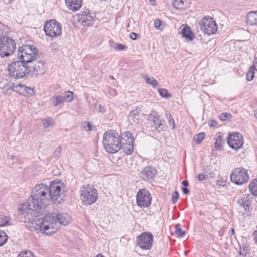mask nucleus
<instances>
[{"instance_id": "f257e3e1", "label": "nucleus", "mask_w": 257, "mask_h": 257, "mask_svg": "<svg viewBox=\"0 0 257 257\" xmlns=\"http://www.w3.org/2000/svg\"><path fill=\"white\" fill-rule=\"evenodd\" d=\"M49 196L48 187L46 185L43 183L36 185L28 201L29 208L41 213L40 210L45 208L49 202Z\"/></svg>"}, {"instance_id": "f03ea898", "label": "nucleus", "mask_w": 257, "mask_h": 257, "mask_svg": "<svg viewBox=\"0 0 257 257\" xmlns=\"http://www.w3.org/2000/svg\"><path fill=\"white\" fill-rule=\"evenodd\" d=\"M53 214H49L45 217L36 216L30 220L33 228L46 235H51L56 232L58 229V224Z\"/></svg>"}, {"instance_id": "7ed1b4c3", "label": "nucleus", "mask_w": 257, "mask_h": 257, "mask_svg": "<svg viewBox=\"0 0 257 257\" xmlns=\"http://www.w3.org/2000/svg\"><path fill=\"white\" fill-rule=\"evenodd\" d=\"M103 145L107 153L110 154L117 153L121 149L119 135L112 130L106 131L103 136Z\"/></svg>"}, {"instance_id": "20e7f679", "label": "nucleus", "mask_w": 257, "mask_h": 257, "mask_svg": "<svg viewBox=\"0 0 257 257\" xmlns=\"http://www.w3.org/2000/svg\"><path fill=\"white\" fill-rule=\"evenodd\" d=\"M38 49L33 45H24L19 48L18 58L27 65L37 59Z\"/></svg>"}, {"instance_id": "39448f33", "label": "nucleus", "mask_w": 257, "mask_h": 257, "mask_svg": "<svg viewBox=\"0 0 257 257\" xmlns=\"http://www.w3.org/2000/svg\"><path fill=\"white\" fill-rule=\"evenodd\" d=\"M62 184L59 181L50 183L48 187L49 201L51 200L55 204H60L63 201L64 190Z\"/></svg>"}, {"instance_id": "423d86ee", "label": "nucleus", "mask_w": 257, "mask_h": 257, "mask_svg": "<svg viewBox=\"0 0 257 257\" xmlns=\"http://www.w3.org/2000/svg\"><path fill=\"white\" fill-rule=\"evenodd\" d=\"M80 197L82 201L85 205H91L97 200V190L89 185L82 186L80 189Z\"/></svg>"}, {"instance_id": "0eeeda50", "label": "nucleus", "mask_w": 257, "mask_h": 257, "mask_svg": "<svg viewBox=\"0 0 257 257\" xmlns=\"http://www.w3.org/2000/svg\"><path fill=\"white\" fill-rule=\"evenodd\" d=\"M28 65L21 60L12 62L9 66L10 75L15 78L20 79L29 73Z\"/></svg>"}, {"instance_id": "6e6552de", "label": "nucleus", "mask_w": 257, "mask_h": 257, "mask_svg": "<svg viewBox=\"0 0 257 257\" xmlns=\"http://www.w3.org/2000/svg\"><path fill=\"white\" fill-rule=\"evenodd\" d=\"M16 49V43L7 36H0V56L4 58L12 55Z\"/></svg>"}, {"instance_id": "1a4fd4ad", "label": "nucleus", "mask_w": 257, "mask_h": 257, "mask_svg": "<svg viewBox=\"0 0 257 257\" xmlns=\"http://www.w3.org/2000/svg\"><path fill=\"white\" fill-rule=\"evenodd\" d=\"M248 179V174L244 168H235L230 174L231 181L238 185L246 183Z\"/></svg>"}, {"instance_id": "9d476101", "label": "nucleus", "mask_w": 257, "mask_h": 257, "mask_svg": "<svg viewBox=\"0 0 257 257\" xmlns=\"http://www.w3.org/2000/svg\"><path fill=\"white\" fill-rule=\"evenodd\" d=\"M44 30L46 34L49 37H58L61 35V25L55 20H50L45 23Z\"/></svg>"}, {"instance_id": "9b49d317", "label": "nucleus", "mask_w": 257, "mask_h": 257, "mask_svg": "<svg viewBox=\"0 0 257 257\" xmlns=\"http://www.w3.org/2000/svg\"><path fill=\"white\" fill-rule=\"evenodd\" d=\"M152 197L149 191L143 188L140 189L136 196L137 205L141 208L149 207L151 204Z\"/></svg>"}, {"instance_id": "f8f14e48", "label": "nucleus", "mask_w": 257, "mask_h": 257, "mask_svg": "<svg viewBox=\"0 0 257 257\" xmlns=\"http://www.w3.org/2000/svg\"><path fill=\"white\" fill-rule=\"evenodd\" d=\"M199 25L200 29L208 35L214 34L217 30L215 22L210 18L204 17Z\"/></svg>"}, {"instance_id": "ddd939ff", "label": "nucleus", "mask_w": 257, "mask_h": 257, "mask_svg": "<svg viewBox=\"0 0 257 257\" xmlns=\"http://www.w3.org/2000/svg\"><path fill=\"white\" fill-rule=\"evenodd\" d=\"M153 236L151 233L143 232L137 238V244L143 249H149L152 246Z\"/></svg>"}, {"instance_id": "4468645a", "label": "nucleus", "mask_w": 257, "mask_h": 257, "mask_svg": "<svg viewBox=\"0 0 257 257\" xmlns=\"http://www.w3.org/2000/svg\"><path fill=\"white\" fill-rule=\"evenodd\" d=\"M227 142L230 148L234 150H237L242 146L243 139L241 134L237 133H232L228 135Z\"/></svg>"}, {"instance_id": "2eb2a0df", "label": "nucleus", "mask_w": 257, "mask_h": 257, "mask_svg": "<svg viewBox=\"0 0 257 257\" xmlns=\"http://www.w3.org/2000/svg\"><path fill=\"white\" fill-rule=\"evenodd\" d=\"M29 73H33L36 75H42L46 72L45 63L42 61H33L28 65Z\"/></svg>"}, {"instance_id": "dca6fc26", "label": "nucleus", "mask_w": 257, "mask_h": 257, "mask_svg": "<svg viewBox=\"0 0 257 257\" xmlns=\"http://www.w3.org/2000/svg\"><path fill=\"white\" fill-rule=\"evenodd\" d=\"M93 18L88 9L78 14V21L83 26L92 25L93 24Z\"/></svg>"}, {"instance_id": "f3484780", "label": "nucleus", "mask_w": 257, "mask_h": 257, "mask_svg": "<svg viewBox=\"0 0 257 257\" xmlns=\"http://www.w3.org/2000/svg\"><path fill=\"white\" fill-rule=\"evenodd\" d=\"M148 119L152 121V126L155 130L160 128L162 130H164L165 122L163 120L160 118L159 116L156 112L149 115Z\"/></svg>"}, {"instance_id": "a211bd4d", "label": "nucleus", "mask_w": 257, "mask_h": 257, "mask_svg": "<svg viewBox=\"0 0 257 257\" xmlns=\"http://www.w3.org/2000/svg\"><path fill=\"white\" fill-rule=\"evenodd\" d=\"M157 174V170L151 167H147L144 168L140 172V177L144 180H149L153 179Z\"/></svg>"}, {"instance_id": "6ab92c4d", "label": "nucleus", "mask_w": 257, "mask_h": 257, "mask_svg": "<svg viewBox=\"0 0 257 257\" xmlns=\"http://www.w3.org/2000/svg\"><path fill=\"white\" fill-rule=\"evenodd\" d=\"M143 114L137 110H134L130 112L128 115V119L131 123H139L142 121Z\"/></svg>"}, {"instance_id": "aec40b11", "label": "nucleus", "mask_w": 257, "mask_h": 257, "mask_svg": "<svg viewBox=\"0 0 257 257\" xmlns=\"http://www.w3.org/2000/svg\"><path fill=\"white\" fill-rule=\"evenodd\" d=\"M66 6L67 8L73 12L79 10L82 5V0H65Z\"/></svg>"}, {"instance_id": "412c9836", "label": "nucleus", "mask_w": 257, "mask_h": 257, "mask_svg": "<svg viewBox=\"0 0 257 257\" xmlns=\"http://www.w3.org/2000/svg\"><path fill=\"white\" fill-rule=\"evenodd\" d=\"M55 220L58 224H59L65 226L69 224L70 222V217L69 215L65 213H54Z\"/></svg>"}, {"instance_id": "4be33fe9", "label": "nucleus", "mask_w": 257, "mask_h": 257, "mask_svg": "<svg viewBox=\"0 0 257 257\" xmlns=\"http://www.w3.org/2000/svg\"><path fill=\"white\" fill-rule=\"evenodd\" d=\"M246 23L250 25H257V11L249 12L245 18Z\"/></svg>"}, {"instance_id": "5701e85b", "label": "nucleus", "mask_w": 257, "mask_h": 257, "mask_svg": "<svg viewBox=\"0 0 257 257\" xmlns=\"http://www.w3.org/2000/svg\"><path fill=\"white\" fill-rule=\"evenodd\" d=\"M120 143L121 147H122V143H131L134 142V139L132 133L128 131H125L121 134Z\"/></svg>"}, {"instance_id": "b1692460", "label": "nucleus", "mask_w": 257, "mask_h": 257, "mask_svg": "<svg viewBox=\"0 0 257 257\" xmlns=\"http://www.w3.org/2000/svg\"><path fill=\"white\" fill-rule=\"evenodd\" d=\"M252 197L249 194H244L242 196L241 204H242V206L244 208L245 210L249 209V206L252 201Z\"/></svg>"}, {"instance_id": "393cba45", "label": "nucleus", "mask_w": 257, "mask_h": 257, "mask_svg": "<svg viewBox=\"0 0 257 257\" xmlns=\"http://www.w3.org/2000/svg\"><path fill=\"white\" fill-rule=\"evenodd\" d=\"M126 155H131L134 151V142L122 143L121 148Z\"/></svg>"}, {"instance_id": "a878e982", "label": "nucleus", "mask_w": 257, "mask_h": 257, "mask_svg": "<svg viewBox=\"0 0 257 257\" xmlns=\"http://www.w3.org/2000/svg\"><path fill=\"white\" fill-rule=\"evenodd\" d=\"M51 102L54 107H56L64 102V98L62 96L55 95L51 98Z\"/></svg>"}, {"instance_id": "bb28decb", "label": "nucleus", "mask_w": 257, "mask_h": 257, "mask_svg": "<svg viewBox=\"0 0 257 257\" xmlns=\"http://www.w3.org/2000/svg\"><path fill=\"white\" fill-rule=\"evenodd\" d=\"M182 34L184 37L188 39L190 41L193 40L194 39L193 35L190 30V28L188 27L183 28Z\"/></svg>"}, {"instance_id": "cd10ccee", "label": "nucleus", "mask_w": 257, "mask_h": 257, "mask_svg": "<svg viewBox=\"0 0 257 257\" xmlns=\"http://www.w3.org/2000/svg\"><path fill=\"white\" fill-rule=\"evenodd\" d=\"M250 192L254 196H257V180H252L249 185Z\"/></svg>"}, {"instance_id": "c85d7f7f", "label": "nucleus", "mask_w": 257, "mask_h": 257, "mask_svg": "<svg viewBox=\"0 0 257 257\" xmlns=\"http://www.w3.org/2000/svg\"><path fill=\"white\" fill-rule=\"evenodd\" d=\"M143 78L146 82L150 84L153 87L158 85V81L153 77H149L148 75H144Z\"/></svg>"}, {"instance_id": "c756f323", "label": "nucleus", "mask_w": 257, "mask_h": 257, "mask_svg": "<svg viewBox=\"0 0 257 257\" xmlns=\"http://www.w3.org/2000/svg\"><path fill=\"white\" fill-rule=\"evenodd\" d=\"M254 70H255V66H251L249 68V69L246 75V78L247 81H250L253 79L254 75Z\"/></svg>"}, {"instance_id": "7c9ffc66", "label": "nucleus", "mask_w": 257, "mask_h": 257, "mask_svg": "<svg viewBox=\"0 0 257 257\" xmlns=\"http://www.w3.org/2000/svg\"><path fill=\"white\" fill-rule=\"evenodd\" d=\"M184 0H174L172 4L176 9L181 10L184 8Z\"/></svg>"}, {"instance_id": "2f4dec72", "label": "nucleus", "mask_w": 257, "mask_h": 257, "mask_svg": "<svg viewBox=\"0 0 257 257\" xmlns=\"http://www.w3.org/2000/svg\"><path fill=\"white\" fill-rule=\"evenodd\" d=\"M10 218L9 217L1 215H0V225L1 226H7L10 225Z\"/></svg>"}, {"instance_id": "473e14b6", "label": "nucleus", "mask_w": 257, "mask_h": 257, "mask_svg": "<svg viewBox=\"0 0 257 257\" xmlns=\"http://www.w3.org/2000/svg\"><path fill=\"white\" fill-rule=\"evenodd\" d=\"M205 134L204 133H201L197 134L194 137L193 140L196 142V144L200 143L204 139Z\"/></svg>"}, {"instance_id": "72a5a7b5", "label": "nucleus", "mask_w": 257, "mask_h": 257, "mask_svg": "<svg viewBox=\"0 0 257 257\" xmlns=\"http://www.w3.org/2000/svg\"><path fill=\"white\" fill-rule=\"evenodd\" d=\"M8 238L6 233L0 230V246H2L7 241Z\"/></svg>"}, {"instance_id": "f704fd0d", "label": "nucleus", "mask_w": 257, "mask_h": 257, "mask_svg": "<svg viewBox=\"0 0 257 257\" xmlns=\"http://www.w3.org/2000/svg\"><path fill=\"white\" fill-rule=\"evenodd\" d=\"M158 91L159 92L160 95L162 97H165V98H170L171 97V94L169 93L168 92L167 90L166 89L160 88L158 90Z\"/></svg>"}, {"instance_id": "c9c22d12", "label": "nucleus", "mask_w": 257, "mask_h": 257, "mask_svg": "<svg viewBox=\"0 0 257 257\" xmlns=\"http://www.w3.org/2000/svg\"><path fill=\"white\" fill-rule=\"evenodd\" d=\"M166 115L168 119V123L170 126H172V128L174 129L175 127V121L173 116L169 113L168 112L166 113Z\"/></svg>"}, {"instance_id": "e433bc0d", "label": "nucleus", "mask_w": 257, "mask_h": 257, "mask_svg": "<svg viewBox=\"0 0 257 257\" xmlns=\"http://www.w3.org/2000/svg\"><path fill=\"white\" fill-rule=\"evenodd\" d=\"M18 257H35L33 253L30 250L21 252Z\"/></svg>"}, {"instance_id": "4c0bfd02", "label": "nucleus", "mask_w": 257, "mask_h": 257, "mask_svg": "<svg viewBox=\"0 0 257 257\" xmlns=\"http://www.w3.org/2000/svg\"><path fill=\"white\" fill-rule=\"evenodd\" d=\"M73 93L71 91H66L65 92V95L63 97L64 98V101L66 100L67 102L71 101L73 99Z\"/></svg>"}, {"instance_id": "58836bf2", "label": "nucleus", "mask_w": 257, "mask_h": 257, "mask_svg": "<svg viewBox=\"0 0 257 257\" xmlns=\"http://www.w3.org/2000/svg\"><path fill=\"white\" fill-rule=\"evenodd\" d=\"M176 230L175 233L177 236L181 237L185 235V232L184 231H182L180 224H177L176 225Z\"/></svg>"}, {"instance_id": "ea45409f", "label": "nucleus", "mask_w": 257, "mask_h": 257, "mask_svg": "<svg viewBox=\"0 0 257 257\" xmlns=\"http://www.w3.org/2000/svg\"><path fill=\"white\" fill-rule=\"evenodd\" d=\"M43 124L44 127L47 128L53 125V119L51 117L44 119L43 120Z\"/></svg>"}, {"instance_id": "a19ab883", "label": "nucleus", "mask_w": 257, "mask_h": 257, "mask_svg": "<svg viewBox=\"0 0 257 257\" xmlns=\"http://www.w3.org/2000/svg\"><path fill=\"white\" fill-rule=\"evenodd\" d=\"M221 142V137L219 136L216 139L215 142L214 143V147L216 149L219 150L221 148L222 145Z\"/></svg>"}, {"instance_id": "79ce46f5", "label": "nucleus", "mask_w": 257, "mask_h": 257, "mask_svg": "<svg viewBox=\"0 0 257 257\" xmlns=\"http://www.w3.org/2000/svg\"><path fill=\"white\" fill-rule=\"evenodd\" d=\"M231 117V114L227 113H222L220 114L219 118L221 120H225L229 119Z\"/></svg>"}, {"instance_id": "37998d69", "label": "nucleus", "mask_w": 257, "mask_h": 257, "mask_svg": "<svg viewBox=\"0 0 257 257\" xmlns=\"http://www.w3.org/2000/svg\"><path fill=\"white\" fill-rule=\"evenodd\" d=\"M179 193L177 191H175L172 194L173 204H175L179 198Z\"/></svg>"}, {"instance_id": "c03bdc74", "label": "nucleus", "mask_w": 257, "mask_h": 257, "mask_svg": "<svg viewBox=\"0 0 257 257\" xmlns=\"http://www.w3.org/2000/svg\"><path fill=\"white\" fill-rule=\"evenodd\" d=\"M248 247L246 245L244 246L242 248H240L239 254L243 256H245L247 253Z\"/></svg>"}, {"instance_id": "a18cd8bd", "label": "nucleus", "mask_w": 257, "mask_h": 257, "mask_svg": "<svg viewBox=\"0 0 257 257\" xmlns=\"http://www.w3.org/2000/svg\"><path fill=\"white\" fill-rule=\"evenodd\" d=\"M206 177H209L210 178H213L215 177V173L211 170H208L206 171Z\"/></svg>"}, {"instance_id": "49530a36", "label": "nucleus", "mask_w": 257, "mask_h": 257, "mask_svg": "<svg viewBox=\"0 0 257 257\" xmlns=\"http://www.w3.org/2000/svg\"><path fill=\"white\" fill-rule=\"evenodd\" d=\"M95 107L98 112H103L104 111L103 107L101 106L99 103L96 102L95 104Z\"/></svg>"}, {"instance_id": "de8ad7c7", "label": "nucleus", "mask_w": 257, "mask_h": 257, "mask_svg": "<svg viewBox=\"0 0 257 257\" xmlns=\"http://www.w3.org/2000/svg\"><path fill=\"white\" fill-rule=\"evenodd\" d=\"M84 128L87 131H89L91 129V125L90 122H86L84 124Z\"/></svg>"}, {"instance_id": "09e8293b", "label": "nucleus", "mask_w": 257, "mask_h": 257, "mask_svg": "<svg viewBox=\"0 0 257 257\" xmlns=\"http://www.w3.org/2000/svg\"><path fill=\"white\" fill-rule=\"evenodd\" d=\"M161 21L159 19H156L154 21V25L156 28H159L161 25Z\"/></svg>"}, {"instance_id": "8fccbe9b", "label": "nucleus", "mask_w": 257, "mask_h": 257, "mask_svg": "<svg viewBox=\"0 0 257 257\" xmlns=\"http://www.w3.org/2000/svg\"><path fill=\"white\" fill-rule=\"evenodd\" d=\"M208 123H209V125L212 127H216V125H217V121L216 120H213V119L210 120L209 121Z\"/></svg>"}, {"instance_id": "3c124183", "label": "nucleus", "mask_w": 257, "mask_h": 257, "mask_svg": "<svg viewBox=\"0 0 257 257\" xmlns=\"http://www.w3.org/2000/svg\"><path fill=\"white\" fill-rule=\"evenodd\" d=\"M130 38L133 40H136L137 39V36H139V35L134 33L132 32L130 34Z\"/></svg>"}, {"instance_id": "603ef678", "label": "nucleus", "mask_w": 257, "mask_h": 257, "mask_svg": "<svg viewBox=\"0 0 257 257\" xmlns=\"http://www.w3.org/2000/svg\"><path fill=\"white\" fill-rule=\"evenodd\" d=\"M125 48V45L121 44H117L115 47V48L117 50H122Z\"/></svg>"}, {"instance_id": "864d4df0", "label": "nucleus", "mask_w": 257, "mask_h": 257, "mask_svg": "<svg viewBox=\"0 0 257 257\" xmlns=\"http://www.w3.org/2000/svg\"><path fill=\"white\" fill-rule=\"evenodd\" d=\"M252 237L253 238V240L254 241V243L255 244L257 245V231H254V232L252 233Z\"/></svg>"}, {"instance_id": "5fc2aeb1", "label": "nucleus", "mask_w": 257, "mask_h": 257, "mask_svg": "<svg viewBox=\"0 0 257 257\" xmlns=\"http://www.w3.org/2000/svg\"><path fill=\"white\" fill-rule=\"evenodd\" d=\"M205 177H206L204 175H203V174H199L197 176V179L200 181H203V180H205Z\"/></svg>"}, {"instance_id": "6e6d98bb", "label": "nucleus", "mask_w": 257, "mask_h": 257, "mask_svg": "<svg viewBox=\"0 0 257 257\" xmlns=\"http://www.w3.org/2000/svg\"><path fill=\"white\" fill-rule=\"evenodd\" d=\"M182 191H183V193L185 194H187L189 192V190L186 187H183L182 188Z\"/></svg>"}, {"instance_id": "4d7b16f0", "label": "nucleus", "mask_w": 257, "mask_h": 257, "mask_svg": "<svg viewBox=\"0 0 257 257\" xmlns=\"http://www.w3.org/2000/svg\"><path fill=\"white\" fill-rule=\"evenodd\" d=\"M182 184L185 187H187L189 185L188 182L187 180H184L182 182Z\"/></svg>"}, {"instance_id": "13d9d810", "label": "nucleus", "mask_w": 257, "mask_h": 257, "mask_svg": "<svg viewBox=\"0 0 257 257\" xmlns=\"http://www.w3.org/2000/svg\"><path fill=\"white\" fill-rule=\"evenodd\" d=\"M61 151V148L60 147H58L55 151V153L60 154V152Z\"/></svg>"}, {"instance_id": "bf43d9fd", "label": "nucleus", "mask_w": 257, "mask_h": 257, "mask_svg": "<svg viewBox=\"0 0 257 257\" xmlns=\"http://www.w3.org/2000/svg\"><path fill=\"white\" fill-rule=\"evenodd\" d=\"M230 231H231V236L234 235V229L233 228H231Z\"/></svg>"}, {"instance_id": "052dcab7", "label": "nucleus", "mask_w": 257, "mask_h": 257, "mask_svg": "<svg viewBox=\"0 0 257 257\" xmlns=\"http://www.w3.org/2000/svg\"><path fill=\"white\" fill-rule=\"evenodd\" d=\"M254 115L257 118V109L254 110Z\"/></svg>"}, {"instance_id": "680f3d73", "label": "nucleus", "mask_w": 257, "mask_h": 257, "mask_svg": "<svg viewBox=\"0 0 257 257\" xmlns=\"http://www.w3.org/2000/svg\"><path fill=\"white\" fill-rule=\"evenodd\" d=\"M253 66H255V70H257V62H255L254 63V65Z\"/></svg>"}, {"instance_id": "e2e57ef3", "label": "nucleus", "mask_w": 257, "mask_h": 257, "mask_svg": "<svg viewBox=\"0 0 257 257\" xmlns=\"http://www.w3.org/2000/svg\"><path fill=\"white\" fill-rule=\"evenodd\" d=\"M18 209L19 210L23 211V208H21L20 207H19Z\"/></svg>"}, {"instance_id": "0e129e2a", "label": "nucleus", "mask_w": 257, "mask_h": 257, "mask_svg": "<svg viewBox=\"0 0 257 257\" xmlns=\"http://www.w3.org/2000/svg\"><path fill=\"white\" fill-rule=\"evenodd\" d=\"M150 2H155V0H149Z\"/></svg>"}]
</instances>
